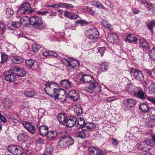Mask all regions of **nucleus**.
<instances>
[{
    "instance_id": "obj_1",
    "label": "nucleus",
    "mask_w": 155,
    "mask_h": 155,
    "mask_svg": "<svg viewBox=\"0 0 155 155\" xmlns=\"http://www.w3.org/2000/svg\"><path fill=\"white\" fill-rule=\"evenodd\" d=\"M29 21L30 24L35 29H41L45 27L41 19L38 17H31L29 19Z\"/></svg>"
},
{
    "instance_id": "obj_2",
    "label": "nucleus",
    "mask_w": 155,
    "mask_h": 155,
    "mask_svg": "<svg viewBox=\"0 0 155 155\" xmlns=\"http://www.w3.org/2000/svg\"><path fill=\"white\" fill-rule=\"evenodd\" d=\"M74 142L73 139L68 135L62 136L59 141V144L62 147H68L73 145Z\"/></svg>"
},
{
    "instance_id": "obj_3",
    "label": "nucleus",
    "mask_w": 155,
    "mask_h": 155,
    "mask_svg": "<svg viewBox=\"0 0 155 155\" xmlns=\"http://www.w3.org/2000/svg\"><path fill=\"white\" fill-rule=\"evenodd\" d=\"M35 11V9L31 8L30 5L27 2L24 3L17 11L18 13L22 15L31 13Z\"/></svg>"
},
{
    "instance_id": "obj_4",
    "label": "nucleus",
    "mask_w": 155,
    "mask_h": 155,
    "mask_svg": "<svg viewBox=\"0 0 155 155\" xmlns=\"http://www.w3.org/2000/svg\"><path fill=\"white\" fill-rule=\"evenodd\" d=\"M89 83V85L88 88L86 90L87 92L92 93L93 92H99L101 91L100 86L94 79L92 80V81H91Z\"/></svg>"
},
{
    "instance_id": "obj_5",
    "label": "nucleus",
    "mask_w": 155,
    "mask_h": 155,
    "mask_svg": "<svg viewBox=\"0 0 155 155\" xmlns=\"http://www.w3.org/2000/svg\"><path fill=\"white\" fill-rule=\"evenodd\" d=\"M8 151L14 155H21L24 152L23 148L19 146L11 145L7 147Z\"/></svg>"
},
{
    "instance_id": "obj_6",
    "label": "nucleus",
    "mask_w": 155,
    "mask_h": 155,
    "mask_svg": "<svg viewBox=\"0 0 155 155\" xmlns=\"http://www.w3.org/2000/svg\"><path fill=\"white\" fill-rule=\"evenodd\" d=\"M130 72L132 78L136 81H142L143 80L144 76L142 72L137 69L132 68Z\"/></svg>"
},
{
    "instance_id": "obj_7",
    "label": "nucleus",
    "mask_w": 155,
    "mask_h": 155,
    "mask_svg": "<svg viewBox=\"0 0 155 155\" xmlns=\"http://www.w3.org/2000/svg\"><path fill=\"white\" fill-rule=\"evenodd\" d=\"M62 61L66 63L68 67L71 69H75L77 66H79L80 65L79 61L75 59H71L70 58H68V59L64 58L62 59Z\"/></svg>"
},
{
    "instance_id": "obj_8",
    "label": "nucleus",
    "mask_w": 155,
    "mask_h": 155,
    "mask_svg": "<svg viewBox=\"0 0 155 155\" xmlns=\"http://www.w3.org/2000/svg\"><path fill=\"white\" fill-rule=\"evenodd\" d=\"M10 71L11 72L14 73L16 75L19 77H24L26 74V72L25 70L18 66H12L10 69Z\"/></svg>"
},
{
    "instance_id": "obj_9",
    "label": "nucleus",
    "mask_w": 155,
    "mask_h": 155,
    "mask_svg": "<svg viewBox=\"0 0 155 155\" xmlns=\"http://www.w3.org/2000/svg\"><path fill=\"white\" fill-rule=\"evenodd\" d=\"M65 123L64 124L67 127H71L75 125L77 121V118L74 116H68L66 119Z\"/></svg>"
},
{
    "instance_id": "obj_10",
    "label": "nucleus",
    "mask_w": 155,
    "mask_h": 155,
    "mask_svg": "<svg viewBox=\"0 0 155 155\" xmlns=\"http://www.w3.org/2000/svg\"><path fill=\"white\" fill-rule=\"evenodd\" d=\"M136 91L134 95L140 99L143 100L147 98V96L144 93L143 89L140 87L136 88Z\"/></svg>"
},
{
    "instance_id": "obj_11",
    "label": "nucleus",
    "mask_w": 155,
    "mask_h": 155,
    "mask_svg": "<svg viewBox=\"0 0 155 155\" xmlns=\"http://www.w3.org/2000/svg\"><path fill=\"white\" fill-rule=\"evenodd\" d=\"M79 75L80 77V81L82 83H90L91 81H92V80L94 79L91 76L88 74H80Z\"/></svg>"
},
{
    "instance_id": "obj_12",
    "label": "nucleus",
    "mask_w": 155,
    "mask_h": 155,
    "mask_svg": "<svg viewBox=\"0 0 155 155\" xmlns=\"http://www.w3.org/2000/svg\"><path fill=\"white\" fill-rule=\"evenodd\" d=\"M79 93L74 90L71 91L68 95V97L71 101H75L79 99Z\"/></svg>"
},
{
    "instance_id": "obj_13",
    "label": "nucleus",
    "mask_w": 155,
    "mask_h": 155,
    "mask_svg": "<svg viewBox=\"0 0 155 155\" xmlns=\"http://www.w3.org/2000/svg\"><path fill=\"white\" fill-rule=\"evenodd\" d=\"M148 141H144L141 142L138 145V149L144 151H149L150 150L147 148L148 145L150 146V143H148Z\"/></svg>"
},
{
    "instance_id": "obj_14",
    "label": "nucleus",
    "mask_w": 155,
    "mask_h": 155,
    "mask_svg": "<svg viewBox=\"0 0 155 155\" xmlns=\"http://www.w3.org/2000/svg\"><path fill=\"white\" fill-rule=\"evenodd\" d=\"M75 125L77 128L80 129L84 127L86 125V124L84 120L81 117L77 118Z\"/></svg>"
},
{
    "instance_id": "obj_15",
    "label": "nucleus",
    "mask_w": 155,
    "mask_h": 155,
    "mask_svg": "<svg viewBox=\"0 0 155 155\" xmlns=\"http://www.w3.org/2000/svg\"><path fill=\"white\" fill-rule=\"evenodd\" d=\"M23 125L25 128L30 133L33 134L35 133V126L32 125L30 123L24 121L23 123Z\"/></svg>"
},
{
    "instance_id": "obj_16",
    "label": "nucleus",
    "mask_w": 155,
    "mask_h": 155,
    "mask_svg": "<svg viewBox=\"0 0 155 155\" xmlns=\"http://www.w3.org/2000/svg\"><path fill=\"white\" fill-rule=\"evenodd\" d=\"M73 108L75 113L78 116H80L83 114V111L81 105L77 104L73 106Z\"/></svg>"
},
{
    "instance_id": "obj_17",
    "label": "nucleus",
    "mask_w": 155,
    "mask_h": 155,
    "mask_svg": "<svg viewBox=\"0 0 155 155\" xmlns=\"http://www.w3.org/2000/svg\"><path fill=\"white\" fill-rule=\"evenodd\" d=\"M8 71V73L5 76V80L10 82L14 81L16 78V76L14 74V73L11 72L10 70Z\"/></svg>"
},
{
    "instance_id": "obj_18",
    "label": "nucleus",
    "mask_w": 155,
    "mask_h": 155,
    "mask_svg": "<svg viewBox=\"0 0 155 155\" xmlns=\"http://www.w3.org/2000/svg\"><path fill=\"white\" fill-rule=\"evenodd\" d=\"M39 131L41 136H45L48 132V127L45 125H41L39 127Z\"/></svg>"
},
{
    "instance_id": "obj_19",
    "label": "nucleus",
    "mask_w": 155,
    "mask_h": 155,
    "mask_svg": "<svg viewBox=\"0 0 155 155\" xmlns=\"http://www.w3.org/2000/svg\"><path fill=\"white\" fill-rule=\"evenodd\" d=\"M68 117V116L66 114L61 113L58 116L57 118L60 123L64 124Z\"/></svg>"
},
{
    "instance_id": "obj_20",
    "label": "nucleus",
    "mask_w": 155,
    "mask_h": 155,
    "mask_svg": "<svg viewBox=\"0 0 155 155\" xmlns=\"http://www.w3.org/2000/svg\"><path fill=\"white\" fill-rule=\"evenodd\" d=\"M28 138V135L24 133L19 134L17 137V139L18 141L22 143L26 142Z\"/></svg>"
},
{
    "instance_id": "obj_21",
    "label": "nucleus",
    "mask_w": 155,
    "mask_h": 155,
    "mask_svg": "<svg viewBox=\"0 0 155 155\" xmlns=\"http://www.w3.org/2000/svg\"><path fill=\"white\" fill-rule=\"evenodd\" d=\"M118 39V35L114 33H110L108 35L107 39L110 42H114Z\"/></svg>"
},
{
    "instance_id": "obj_22",
    "label": "nucleus",
    "mask_w": 155,
    "mask_h": 155,
    "mask_svg": "<svg viewBox=\"0 0 155 155\" xmlns=\"http://www.w3.org/2000/svg\"><path fill=\"white\" fill-rule=\"evenodd\" d=\"M91 35L90 37L91 38H96L99 36V33L96 28H94L92 29L89 30Z\"/></svg>"
},
{
    "instance_id": "obj_23",
    "label": "nucleus",
    "mask_w": 155,
    "mask_h": 155,
    "mask_svg": "<svg viewBox=\"0 0 155 155\" xmlns=\"http://www.w3.org/2000/svg\"><path fill=\"white\" fill-rule=\"evenodd\" d=\"M60 84L61 87L66 89L70 88L71 87V82L67 80H61L60 82Z\"/></svg>"
},
{
    "instance_id": "obj_24",
    "label": "nucleus",
    "mask_w": 155,
    "mask_h": 155,
    "mask_svg": "<svg viewBox=\"0 0 155 155\" xmlns=\"http://www.w3.org/2000/svg\"><path fill=\"white\" fill-rule=\"evenodd\" d=\"M139 109L144 113H149V111L150 108L148 105L147 103H143L139 106Z\"/></svg>"
},
{
    "instance_id": "obj_25",
    "label": "nucleus",
    "mask_w": 155,
    "mask_h": 155,
    "mask_svg": "<svg viewBox=\"0 0 155 155\" xmlns=\"http://www.w3.org/2000/svg\"><path fill=\"white\" fill-rule=\"evenodd\" d=\"M57 135V132L54 130L49 131L47 135L48 138L50 140L54 139L56 138Z\"/></svg>"
},
{
    "instance_id": "obj_26",
    "label": "nucleus",
    "mask_w": 155,
    "mask_h": 155,
    "mask_svg": "<svg viewBox=\"0 0 155 155\" xmlns=\"http://www.w3.org/2000/svg\"><path fill=\"white\" fill-rule=\"evenodd\" d=\"M125 103L126 107H131L136 104V102L134 99H129L126 100Z\"/></svg>"
},
{
    "instance_id": "obj_27",
    "label": "nucleus",
    "mask_w": 155,
    "mask_h": 155,
    "mask_svg": "<svg viewBox=\"0 0 155 155\" xmlns=\"http://www.w3.org/2000/svg\"><path fill=\"white\" fill-rule=\"evenodd\" d=\"M55 84V83L54 81H49L45 83V87L44 90L45 92H46L48 95H49V94L47 92L48 91V89L50 87L51 85L52 84Z\"/></svg>"
},
{
    "instance_id": "obj_28",
    "label": "nucleus",
    "mask_w": 155,
    "mask_h": 155,
    "mask_svg": "<svg viewBox=\"0 0 155 155\" xmlns=\"http://www.w3.org/2000/svg\"><path fill=\"white\" fill-rule=\"evenodd\" d=\"M60 91V90L59 89L54 88L52 94H49L48 95H50L51 97H54L56 99V98H58V95L60 94L59 93Z\"/></svg>"
},
{
    "instance_id": "obj_29",
    "label": "nucleus",
    "mask_w": 155,
    "mask_h": 155,
    "mask_svg": "<svg viewBox=\"0 0 155 155\" xmlns=\"http://www.w3.org/2000/svg\"><path fill=\"white\" fill-rule=\"evenodd\" d=\"M11 61L13 63L19 64L22 62V60L18 56H15L12 57Z\"/></svg>"
},
{
    "instance_id": "obj_30",
    "label": "nucleus",
    "mask_w": 155,
    "mask_h": 155,
    "mask_svg": "<svg viewBox=\"0 0 155 155\" xmlns=\"http://www.w3.org/2000/svg\"><path fill=\"white\" fill-rule=\"evenodd\" d=\"M54 147L52 145H50L48 146L46 148L44 154H48V153H50V155H51L52 152L54 150Z\"/></svg>"
},
{
    "instance_id": "obj_31",
    "label": "nucleus",
    "mask_w": 155,
    "mask_h": 155,
    "mask_svg": "<svg viewBox=\"0 0 155 155\" xmlns=\"http://www.w3.org/2000/svg\"><path fill=\"white\" fill-rule=\"evenodd\" d=\"M147 26L149 29L153 32V28L155 26V22L154 21H148L147 22Z\"/></svg>"
},
{
    "instance_id": "obj_32",
    "label": "nucleus",
    "mask_w": 155,
    "mask_h": 155,
    "mask_svg": "<svg viewBox=\"0 0 155 155\" xmlns=\"http://www.w3.org/2000/svg\"><path fill=\"white\" fill-rule=\"evenodd\" d=\"M127 38L131 43L136 42L138 40V39L136 37L131 36L130 34H128L127 35Z\"/></svg>"
},
{
    "instance_id": "obj_33",
    "label": "nucleus",
    "mask_w": 155,
    "mask_h": 155,
    "mask_svg": "<svg viewBox=\"0 0 155 155\" xmlns=\"http://www.w3.org/2000/svg\"><path fill=\"white\" fill-rule=\"evenodd\" d=\"M26 64L31 68H33L34 67L35 61L34 60L31 59L27 60L26 61Z\"/></svg>"
},
{
    "instance_id": "obj_34",
    "label": "nucleus",
    "mask_w": 155,
    "mask_h": 155,
    "mask_svg": "<svg viewBox=\"0 0 155 155\" xmlns=\"http://www.w3.org/2000/svg\"><path fill=\"white\" fill-rule=\"evenodd\" d=\"M3 102L5 104V107H8L12 105V102L10 99L8 98H5L3 100Z\"/></svg>"
},
{
    "instance_id": "obj_35",
    "label": "nucleus",
    "mask_w": 155,
    "mask_h": 155,
    "mask_svg": "<svg viewBox=\"0 0 155 155\" xmlns=\"http://www.w3.org/2000/svg\"><path fill=\"white\" fill-rule=\"evenodd\" d=\"M35 93L33 91H27L25 92L24 94L26 97H32L35 95Z\"/></svg>"
},
{
    "instance_id": "obj_36",
    "label": "nucleus",
    "mask_w": 155,
    "mask_h": 155,
    "mask_svg": "<svg viewBox=\"0 0 155 155\" xmlns=\"http://www.w3.org/2000/svg\"><path fill=\"white\" fill-rule=\"evenodd\" d=\"M140 46L142 48L147 49V48H148V44L146 40L143 39H140Z\"/></svg>"
},
{
    "instance_id": "obj_37",
    "label": "nucleus",
    "mask_w": 155,
    "mask_h": 155,
    "mask_svg": "<svg viewBox=\"0 0 155 155\" xmlns=\"http://www.w3.org/2000/svg\"><path fill=\"white\" fill-rule=\"evenodd\" d=\"M62 91L64 93V94L61 95H60L59 94L58 98H56L59 100L61 102H64L65 101L67 97V95L64 91Z\"/></svg>"
},
{
    "instance_id": "obj_38",
    "label": "nucleus",
    "mask_w": 155,
    "mask_h": 155,
    "mask_svg": "<svg viewBox=\"0 0 155 155\" xmlns=\"http://www.w3.org/2000/svg\"><path fill=\"white\" fill-rule=\"evenodd\" d=\"M148 54L152 59L155 61V47L149 51Z\"/></svg>"
},
{
    "instance_id": "obj_39",
    "label": "nucleus",
    "mask_w": 155,
    "mask_h": 155,
    "mask_svg": "<svg viewBox=\"0 0 155 155\" xmlns=\"http://www.w3.org/2000/svg\"><path fill=\"white\" fill-rule=\"evenodd\" d=\"M40 48L41 46L39 44L34 43L33 45L32 51L34 53H36L38 51Z\"/></svg>"
},
{
    "instance_id": "obj_40",
    "label": "nucleus",
    "mask_w": 155,
    "mask_h": 155,
    "mask_svg": "<svg viewBox=\"0 0 155 155\" xmlns=\"http://www.w3.org/2000/svg\"><path fill=\"white\" fill-rule=\"evenodd\" d=\"M75 23L76 24H80L81 26H86L88 24V22L83 19L78 20L75 22Z\"/></svg>"
},
{
    "instance_id": "obj_41",
    "label": "nucleus",
    "mask_w": 155,
    "mask_h": 155,
    "mask_svg": "<svg viewBox=\"0 0 155 155\" xmlns=\"http://www.w3.org/2000/svg\"><path fill=\"white\" fill-rule=\"evenodd\" d=\"M108 68L107 63L106 62L102 63L100 65V69L103 71H107Z\"/></svg>"
},
{
    "instance_id": "obj_42",
    "label": "nucleus",
    "mask_w": 155,
    "mask_h": 155,
    "mask_svg": "<svg viewBox=\"0 0 155 155\" xmlns=\"http://www.w3.org/2000/svg\"><path fill=\"white\" fill-rule=\"evenodd\" d=\"M14 13L13 10L10 8H7L6 9V14L8 18H9L12 16Z\"/></svg>"
},
{
    "instance_id": "obj_43",
    "label": "nucleus",
    "mask_w": 155,
    "mask_h": 155,
    "mask_svg": "<svg viewBox=\"0 0 155 155\" xmlns=\"http://www.w3.org/2000/svg\"><path fill=\"white\" fill-rule=\"evenodd\" d=\"M77 136L78 137L84 139L86 137V134L84 132L83 130L81 131H79L77 133Z\"/></svg>"
},
{
    "instance_id": "obj_44",
    "label": "nucleus",
    "mask_w": 155,
    "mask_h": 155,
    "mask_svg": "<svg viewBox=\"0 0 155 155\" xmlns=\"http://www.w3.org/2000/svg\"><path fill=\"white\" fill-rule=\"evenodd\" d=\"M1 57L2 61L1 62L3 63L7 61L8 58V56L5 53H2Z\"/></svg>"
},
{
    "instance_id": "obj_45",
    "label": "nucleus",
    "mask_w": 155,
    "mask_h": 155,
    "mask_svg": "<svg viewBox=\"0 0 155 155\" xmlns=\"http://www.w3.org/2000/svg\"><path fill=\"white\" fill-rule=\"evenodd\" d=\"M138 87H135L133 85L132 87H130V88L127 90L130 93L134 95V93H135V92H136V88H138Z\"/></svg>"
},
{
    "instance_id": "obj_46",
    "label": "nucleus",
    "mask_w": 155,
    "mask_h": 155,
    "mask_svg": "<svg viewBox=\"0 0 155 155\" xmlns=\"http://www.w3.org/2000/svg\"><path fill=\"white\" fill-rule=\"evenodd\" d=\"M102 151L99 148L95 147L94 155H102Z\"/></svg>"
},
{
    "instance_id": "obj_47",
    "label": "nucleus",
    "mask_w": 155,
    "mask_h": 155,
    "mask_svg": "<svg viewBox=\"0 0 155 155\" xmlns=\"http://www.w3.org/2000/svg\"><path fill=\"white\" fill-rule=\"evenodd\" d=\"M6 29L5 24L2 21H0V31L4 32Z\"/></svg>"
},
{
    "instance_id": "obj_48",
    "label": "nucleus",
    "mask_w": 155,
    "mask_h": 155,
    "mask_svg": "<svg viewBox=\"0 0 155 155\" xmlns=\"http://www.w3.org/2000/svg\"><path fill=\"white\" fill-rule=\"evenodd\" d=\"M12 25L15 28H18L21 25V22L19 21H13L12 22Z\"/></svg>"
},
{
    "instance_id": "obj_49",
    "label": "nucleus",
    "mask_w": 155,
    "mask_h": 155,
    "mask_svg": "<svg viewBox=\"0 0 155 155\" xmlns=\"http://www.w3.org/2000/svg\"><path fill=\"white\" fill-rule=\"evenodd\" d=\"M95 6L99 8H102L104 9L105 8L103 5L99 2H97L95 4Z\"/></svg>"
},
{
    "instance_id": "obj_50",
    "label": "nucleus",
    "mask_w": 155,
    "mask_h": 155,
    "mask_svg": "<svg viewBox=\"0 0 155 155\" xmlns=\"http://www.w3.org/2000/svg\"><path fill=\"white\" fill-rule=\"evenodd\" d=\"M146 99L155 105V97L147 96Z\"/></svg>"
},
{
    "instance_id": "obj_51",
    "label": "nucleus",
    "mask_w": 155,
    "mask_h": 155,
    "mask_svg": "<svg viewBox=\"0 0 155 155\" xmlns=\"http://www.w3.org/2000/svg\"><path fill=\"white\" fill-rule=\"evenodd\" d=\"M106 50V48L104 47L100 48L98 49V51L100 53V54L101 55V56H102L103 55L104 53L105 52V50Z\"/></svg>"
},
{
    "instance_id": "obj_52",
    "label": "nucleus",
    "mask_w": 155,
    "mask_h": 155,
    "mask_svg": "<svg viewBox=\"0 0 155 155\" xmlns=\"http://www.w3.org/2000/svg\"><path fill=\"white\" fill-rule=\"evenodd\" d=\"M59 4L62 5L64 6L66 8H73L74 7L72 5L67 3H59Z\"/></svg>"
},
{
    "instance_id": "obj_53",
    "label": "nucleus",
    "mask_w": 155,
    "mask_h": 155,
    "mask_svg": "<svg viewBox=\"0 0 155 155\" xmlns=\"http://www.w3.org/2000/svg\"><path fill=\"white\" fill-rule=\"evenodd\" d=\"M146 5H147V8L149 9H152L154 8L153 4L151 2H147Z\"/></svg>"
},
{
    "instance_id": "obj_54",
    "label": "nucleus",
    "mask_w": 155,
    "mask_h": 155,
    "mask_svg": "<svg viewBox=\"0 0 155 155\" xmlns=\"http://www.w3.org/2000/svg\"><path fill=\"white\" fill-rule=\"evenodd\" d=\"M95 147H90L88 148V150L89 153L93 155H94L95 150Z\"/></svg>"
},
{
    "instance_id": "obj_55",
    "label": "nucleus",
    "mask_w": 155,
    "mask_h": 155,
    "mask_svg": "<svg viewBox=\"0 0 155 155\" xmlns=\"http://www.w3.org/2000/svg\"><path fill=\"white\" fill-rule=\"evenodd\" d=\"M149 112H150L152 116L154 117V118H155V108L150 107L149 111Z\"/></svg>"
},
{
    "instance_id": "obj_56",
    "label": "nucleus",
    "mask_w": 155,
    "mask_h": 155,
    "mask_svg": "<svg viewBox=\"0 0 155 155\" xmlns=\"http://www.w3.org/2000/svg\"><path fill=\"white\" fill-rule=\"evenodd\" d=\"M44 142V139L40 137L36 140V143L37 144H43Z\"/></svg>"
},
{
    "instance_id": "obj_57",
    "label": "nucleus",
    "mask_w": 155,
    "mask_h": 155,
    "mask_svg": "<svg viewBox=\"0 0 155 155\" xmlns=\"http://www.w3.org/2000/svg\"><path fill=\"white\" fill-rule=\"evenodd\" d=\"M58 55L56 52L52 51H49V57L53 56L56 57H57Z\"/></svg>"
},
{
    "instance_id": "obj_58",
    "label": "nucleus",
    "mask_w": 155,
    "mask_h": 155,
    "mask_svg": "<svg viewBox=\"0 0 155 155\" xmlns=\"http://www.w3.org/2000/svg\"><path fill=\"white\" fill-rule=\"evenodd\" d=\"M5 117L0 113V122H3L4 123H6L7 121Z\"/></svg>"
},
{
    "instance_id": "obj_59",
    "label": "nucleus",
    "mask_w": 155,
    "mask_h": 155,
    "mask_svg": "<svg viewBox=\"0 0 155 155\" xmlns=\"http://www.w3.org/2000/svg\"><path fill=\"white\" fill-rule=\"evenodd\" d=\"M48 7H51L53 8H58L61 7L60 4H54L53 5H48L47 6Z\"/></svg>"
},
{
    "instance_id": "obj_60",
    "label": "nucleus",
    "mask_w": 155,
    "mask_h": 155,
    "mask_svg": "<svg viewBox=\"0 0 155 155\" xmlns=\"http://www.w3.org/2000/svg\"><path fill=\"white\" fill-rule=\"evenodd\" d=\"M72 13L68 12H64V15L65 16L69 18L70 19L71 17Z\"/></svg>"
},
{
    "instance_id": "obj_61",
    "label": "nucleus",
    "mask_w": 155,
    "mask_h": 155,
    "mask_svg": "<svg viewBox=\"0 0 155 155\" xmlns=\"http://www.w3.org/2000/svg\"><path fill=\"white\" fill-rule=\"evenodd\" d=\"M153 70L148 69H146L145 70V73L147 74L150 77H152V73Z\"/></svg>"
},
{
    "instance_id": "obj_62",
    "label": "nucleus",
    "mask_w": 155,
    "mask_h": 155,
    "mask_svg": "<svg viewBox=\"0 0 155 155\" xmlns=\"http://www.w3.org/2000/svg\"><path fill=\"white\" fill-rule=\"evenodd\" d=\"M37 13L39 15H45L46 14L48 13V11L41 12L40 11H38L37 12Z\"/></svg>"
},
{
    "instance_id": "obj_63",
    "label": "nucleus",
    "mask_w": 155,
    "mask_h": 155,
    "mask_svg": "<svg viewBox=\"0 0 155 155\" xmlns=\"http://www.w3.org/2000/svg\"><path fill=\"white\" fill-rule=\"evenodd\" d=\"M111 141L112 144L116 146L118 145V142L117 139L113 138L112 139Z\"/></svg>"
},
{
    "instance_id": "obj_64",
    "label": "nucleus",
    "mask_w": 155,
    "mask_h": 155,
    "mask_svg": "<svg viewBox=\"0 0 155 155\" xmlns=\"http://www.w3.org/2000/svg\"><path fill=\"white\" fill-rule=\"evenodd\" d=\"M79 17V15H78L76 14H74L72 13L71 19H76L78 18Z\"/></svg>"
}]
</instances>
